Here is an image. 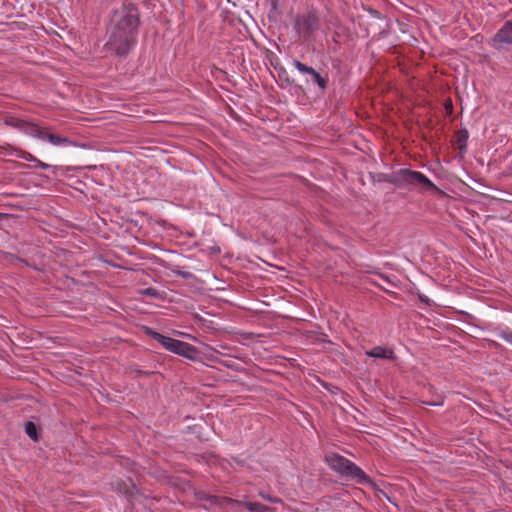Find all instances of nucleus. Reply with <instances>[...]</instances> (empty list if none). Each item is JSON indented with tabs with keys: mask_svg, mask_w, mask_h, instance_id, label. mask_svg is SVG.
<instances>
[{
	"mask_svg": "<svg viewBox=\"0 0 512 512\" xmlns=\"http://www.w3.org/2000/svg\"><path fill=\"white\" fill-rule=\"evenodd\" d=\"M500 338L512 344V331H503L500 333Z\"/></svg>",
	"mask_w": 512,
	"mask_h": 512,
	"instance_id": "19",
	"label": "nucleus"
},
{
	"mask_svg": "<svg viewBox=\"0 0 512 512\" xmlns=\"http://www.w3.org/2000/svg\"><path fill=\"white\" fill-rule=\"evenodd\" d=\"M453 112V104L450 99L445 100L441 107V113L444 117H450Z\"/></svg>",
	"mask_w": 512,
	"mask_h": 512,
	"instance_id": "17",
	"label": "nucleus"
},
{
	"mask_svg": "<svg viewBox=\"0 0 512 512\" xmlns=\"http://www.w3.org/2000/svg\"><path fill=\"white\" fill-rule=\"evenodd\" d=\"M25 431L30 438H32V439L37 438V429L33 422L26 423Z\"/></svg>",
	"mask_w": 512,
	"mask_h": 512,
	"instance_id": "18",
	"label": "nucleus"
},
{
	"mask_svg": "<svg viewBox=\"0 0 512 512\" xmlns=\"http://www.w3.org/2000/svg\"><path fill=\"white\" fill-rule=\"evenodd\" d=\"M293 65L300 73L310 74L313 77L315 82L320 80L321 75L318 72H316V70L314 68L309 67L298 60H294Z\"/></svg>",
	"mask_w": 512,
	"mask_h": 512,
	"instance_id": "13",
	"label": "nucleus"
},
{
	"mask_svg": "<svg viewBox=\"0 0 512 512\" xmlns=\"http://www.w3.org/2000/svg\"><path fill=\"white\" fill-rule=\"evenodd\" d=\"M139 293L143 296H148L151 298H161V292L152 287L141 289Z\"/></svg>",
	"mask_w": 512,
	"mask_h": 512,
	"instance_id": "16",
	"label": "nucleus"
},
{
	"mask_svg": "<svg viewBox=\"0 0 512 512\" xmlns=\"http://www.w3.org/2000/svg\"><path fill=\"white\" fill-rule=\"evenodd\" d=\"M36 132V136L43 140L47 141L54 146H67L71 144V141L67 137H62L50 132V130H34Z\"/></svg>",
	"mask_w": 512,
	"mask_h": 512,
	"instance_id": "7",
	"label": "nucleus"
},
{
	"mask_svg": "<svg viewBox=\"0 0 512 512\" xmlns=\"http://www.w3.org/2000/svg\"><path fill=\"white\" fill-rule=\"evenodd\" d=\"M386 180L397 185L413 184L416 182V172L408 169H400L396 173L387 175Z\"/></svg>",
	"mask_w": 512,
	"mask_h": 512,
	"instance_id": "6",
	"label": "nucleus"
},
{
	"mask_svg": "<svg viewBox=\"0 0 512 512\" xmlns=\"http://www.w3.org/2000/svg\"><path fill=\"white\" fill-rule=\"evenodd\" d=\"M114 488L119 493L130 495L131 489L134 488V484L131 481L128 483L117 481Z\"/></svg>",
	"mask_w": 512,
	"mask_h": 512,
	"instance_id": "15",
	"label": "nucleus"
},
{
	"mask_svg": "<svg viewBox=\"0 0 512 512\" xmlns=\"http://www.w3.org/2000/svg\"><path fill=\"white\" fill-rule=\"evenodd\" d=\"M40 166L41 167H46V165L44 163H40Z\"/></svg>",
	"mask_w": 512,
	"mask_h": 512,
	"instance_id": "23",
	"label": "nucleus"
},
{
	"mask_svg": "<svg viewBox=\"0 0 512 512\" xmlns=\"http://www.w3.org/2000/svg\"><path fill=\"white\" fill-rule=\"evenodd\" d=\"M145 334L159 342L164 349L174 354L187 358H193L196 352L195 347L191 344L168 336H164L149 327H145Z\"/></svg>",
	"mask_w": 512,
	"mask_h": 512,
	"instance_id": "3",
	"label": "nucleus"
},
{
	"mask_svg": "<svg viewBox=\"0 0 512 512\" xmlns=\"http://www.w3.org/2000/svg\"><path fill=\"white\" fill-rule=\"evenodd\" d=\"M244 505L250 512H275L272 508L261 503L246 502Z\"/></svg>",
	"mask_w": 512,
	"mask_h": 512,
	"instance_id": "14",
	"label": "nucleus"
},
{
	"mask_svg": "<svg viewBox=\"0 0 512 512\" xmlns=\"http://www.w3.org/2000/svg\"><path fill=\"white\" fill-rule=\"evenodd\" d=\"M111 5L106 46L117 55H125L137 41L138 11L132 0H112Z\"/></svg>",
	"mask_w": 512,
	"mask_h": 512,
	"instance_id": "1",
	"label": "nucleus"
},
{
	"mask_svg": "<svg viewBox=\"0 0 512 512\" xmlns=\"http://www.w3.org/2000/svg\"><path fill=\"white\" fill-rule=\"evenodd\" d=\"M418 187H421L424 191H429L435 195L444 194L437 186H435L424 174L418 172Z\"/></svg>",
	"mask_w": 512,
	"mask_h": 512,
	"instance_id": "11",
	"label": "nucleus"
},
{
	"mask_svg": "<svg viewBox=\"0 0 512 512\" xmlns=\"http://www.w3.org/2000/svg\"><path fill=\"white\" fill-rule=\"evenodd\" d=\"M261 497L270 501V502H278L279 500L278 499H275V498H271L270 496H266L264 495L263 493H261Z\"/></svg>",
	"mask_w": 512,
	"mask_h": 512,
	"instance_id": "22",
	"label": "nucleus"
},
{
	"mask_svg": "<svg viewBox=\"0 0 512 512\" xmlns=\"http://www.w3.org/2000/svg\"><path fill=\"white\" fill-rule=\"evenodd\" d=\"M325 462L335 472L344 477L354 479L359 484L369 482V477L355 463L339 454H329L325 456Z\"/></svg>",
	"mask_w": 512,
	"mask_h": 512,
	"instance_id": "2",
	"label": "nucleus"
},
{
	"mask_svg": "<svg viewBox=\"0 0 512 512\" xmlns=\"http://www.w3.org/2000/svg\"><path fill=\"white\" fill-rule=\"evenodd\" d=\"M418 402L429 406H442L443 397L436 393L431 385H423Z\"/></svg>",
	"mask_w": 512,
	"mask_h": 512,
	"instance_id": "5",
	"label": "nucleus"
},
{
	"mask_svg": "<svg viewBox=\"0 0 512 512\" xmlns=\"http://www.w3.org/2000/svg\"><path fill=\"white\" fill-rule=\"evenodd\" d=\"M469 138L468 130H459L454 134L451 142L455 148L459 150V158H463L466 153L467 140Z\"/></svg>",
	"mask_w": 512,
	"mask_h": 512,
	"instance_id": "8",
	"label": "nucleus"
},
{
	"mask_svg": "<svg viewBox=\"0 0 512 512\" xmlns=\"http://www.w3.org/2000/svg\"><path fill=\"white\" fill-rule=\"evenodd\" d=\"M494 42L512 44V21H507L494 37Z\"/></svg>",
	"mask_w": 512,
	"mask_h": 512,
	"instance_id": "10",
	"label": "nucleus"
},
{
	"mask_svg": "<svg viewBox=\"0 0 512 512\" xmlns=\"http://www.w3.org/2000/svg\"><path fill=\"white\" fill-rule=\"evenodd\" d=\"M366 355L369 357L379 358V359H393L394 353L393 350L377 346L372 348L371 350L366 352Z\"/></svg>",
	"mask_w": 512,
	"mask_h": 512,
	"instance_id": "12",
	"label": "nucleus"
},
{
	"mask_svg": "<svg viewBox=\"0 0 512 512\" xmlns=\"http://www.w3.org/2000/svg\"><path fill=\"white\" fill-rule=\"evenodd\" d=\"M316 83L319 85L320 88L326 87V80L323 77H321L320 80L316 81Z\"/></svg>",
	"mask_w": 512,
	"mask_h": 512,
	"instance_id": "21",
	"label": "nucleus"
},
{
	"mask_svg": "<svg viewBox=\"0 0 512 512\" xmlns=\"http://www.w3.org/2000/svg\"><path fill=\"white\" fill-rule=\"evenodd\" d=\"M293 24L295 31L304 39H308L320 29V19L316 11L297 15Z\"/></svg>",
	"mask_w": 512,
	"mask_h": 512,
	"instance_id": "4",
	"label": "nucleus"
},
{
	"mask_svg": "<svg viewBox=\"0 0 512 512\" xmlns=\"http://www.w3.org/2000/svg\"><path fill=\"white\" fill-rule=\"evenodd\" d=\"M0 125L12 126L14 128H40L38 125L29 124L27 121L14 116H2Z\"/></svg>",
	"mask_w": 512,
	"mask_h": 512,
	"instance_id": "9",
	"label": "nucleus"
},
{
	"mask_svg": "<svg viewBox=\"0 0 512 512\" xmlns=\"http://www.w3.org/2000/svg\"><path fill=\"white\" fill-rule=\"evenodd\" d=\"M417 298H418V300H419L420 302L425 303L426 305H430V304H431V303H430V299H429V298H427L426 296H423V295H421V294H419V293H418V295H417Z\"/></svg>",
	"mask_w": 512,
	"mask_h": 512,
	"instance_id": "20",
	"label": "nucleus"
}]
</instances>
